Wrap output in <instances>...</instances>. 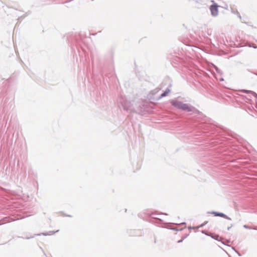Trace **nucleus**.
Returning a JSON list of instances; mask_svg holds the SVG:
<instances>
[{
  "instance_id": "nucleus-1",
  "label": "nucleus",
  "mask_w": 257,
  "mask_h": 257,
  "mask_svg": "<svg viewBox=\"0 0 257 257\" xmlns=\"http://www.w3.org/2000/svg\"><path fill=\"white\" fill-rule=\"evenodd\" d=\"M171 103L175 107L187 111L188 112L192 111L193 107L189 106L188 104L177 100H172Z\"/></svg>"
},
{
  "instance_id": "nucleus-2",
  "label": "nucleus",
  "mask_w": 257,
  "mask_h": 257,
  "mask_svg": "<svg viewBox=\"0 0 257 257\" xmlns=\"http://www.w3.org/2000/svg\"><path fill=\"white\" fill-rule=\"evenodd\" d=\"M210 10L213 16H216L218 15V6L217 5H211L210 7Z\"/></svg>"
},
{
  "instance_id": "nucleus-3",
  "label": "nucleus",
  "mask_w": 257,
  "mask_h": 257,
  "mask_svg": "<svg viewBox=\"0 0 257 257\" xmlns=\"http://www.w3.org/2000/svg\"><path fill=\"white\" fill-rule=\"evenodd\" d=\"M212 214H214V215L216 216L222 217H223V218H224L226 219L229 220H231V218L227 216L226 215H225V214H224L223 213L213 211V212H212Z\"/></svg>"
},
{
  "instance_id": "nucleus-4",
  "label": "nucleus",
  "mask_w": 257,
  "mask_h": 257,
  "mask_svg": "<svg viewBox=\"0 0 257 257\" xmlns=\"http://www.w3.org/2000/svg\"><path fill=\"white\" fill-rule=\"evenodd\" d=\"M242 92L246 93H250L255 98H257V94L252 91L251 90H242Z\"/></svg>"
},
{
  "instance_id": "nucleus-5",
  "label": "nucleus",
  "mask_w": 257,
  "mask_h": 257,
  "mask_svg": "<svg viewBox=\"0 0 257 257\" xmlns=\"http://www.w3.org/2000/svg\"><path fill=\"white\" fill-rule=\"evenodd\" d=\"M170 91L169 88L166 89V90L161 95L160 98L166 96Z\"/></svg>"
},
{
  "instance_id": "nucleus-6",
  "label": "nucleus",
  "mask_w": 257,
  "mask_h": 257,
  "mask_svg": "<svg viewBox=\"0 0 257 257\" xmlns=\"http://www.w3.org/2000/svg\"><path fill=\"white\" fill-rule=\"evenodd\" d=\"M120 103H122V106L123 107L124 109L127 110L129 109L128 106H127V103L128 102L126 101L124 102V103H123L122 102L120 101Z\"/></svg>"
},
{
  "instance_id": "nucleus-7",
  "label": "nucleus",
  "mask_w": 257,
  "mask_h": 257,
  "mask_svg": "<svg viewBox=\"0 0 257 257\" xmlns=\"http://www.w3.org/2000/svg\"><path fill=\"white\" fill-rule=\"evenodd\" d=\"M215 70H216V71H217V73L221 74V70L219 69H218L217 67H215Z\"/></svg>"
},
{
  "instance_id": "nucleus-8",
  "label": "nucleus",
  "mask_w": 257,
  "mask_h": 257,
  "mask_svg": "<svg viewBox=\"0 0 257 257\" xmlns=\"http://www.w3.org/2000/svg\"><path fill=\"white\" fill-rule=\"evenodd\" d=\"M243 227L246 228V229H251V228L250 227H249L248 226L246 225H243Z\"/></svg>"
},
{
  "instance_id": "nucleus-9",
  "label": "nucleus",
  "mask_w": 257,
  "mask_h": 257,
  "mask_svg": "<svg viewBox=\"0 0 257 257\" xmlns=\"http://www.w3.org/2000/svg\"><path fill=\"white\" fill-rule=\"evenodd\" d=\"M252 47L253 48H257V47L256 46V45H254V44H253V45H252Z\"/></svg>"
},
{
  "instance_id": "nucleus-10",
  "label": "nucleus",
  "mask_w": 257,
  "mask_h": 257,
  "mask_svg": "<svg viewBox=\"0 0 257 257\" xmlns=\"http://www.w3.org/2000/svg\"><path fill=\"white\" fill-rule=\"evenodd\" d=\"M232 226V224H231L230 226H228V227H227V230H229L230 229V228Z\"/></svg>"
},
{
  "instance_id": "nucleus-11",
  "label": "nucleus",
  "mask_w": 257,
  "mask_h": 257,
  "mask_svg": "<svg viewBox=\"0 0 257 257\" xmlns=\"http://www.w3.org/2000/svg\"><path fill=\"white\" fill-rule=\"evenodd\" d=\"M52 233H47V234H44V235H51Z\"/></svg>"
},
{
  "instance_id": "nucleus-12",
  "label": "nucleus",
  "mask_w": 257,
  "mask_h": 257,
  "mask_svg": "<svg viewBox=\"0 0 257 257\" xmlns=\"http://www.w3.org/2000/svg\"><path fill=\"white\" fill-rule=\"evenodd\" d=\"M182 241V239H181V240H180L178 241V242H179H179H181Z\"/></svg>"
}]
</instances>
